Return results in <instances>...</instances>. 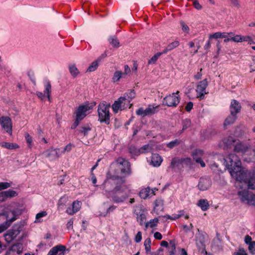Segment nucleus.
I'll use <instances>...</instances> for the list:
<instances>
[{"mask_svg": "<svg viewBox=\"0 0 255 255\" xmlns=\"http://www.w3.org/2000/svg\"><path fill=\"white\" fill-rule=\"evenodd\" d=\"M131 72L130 68L129 67V66L128 65H126L124 66V72L123 73L124 76V75H129V73Z\"/></svg>", "mask_w": 255, "mask_h": 255, "instance_id": "69168bd1", "label": "nucleus"}, {"mask_svg": "<svg viewBox=\"0 0 255 255\" xmlns=\"http://www.w3.org/2000/svg\"><path fill=\"white\" fill-rule=\"evenodd\" d=\"M245 171L248 172L247 177L244 180L236 181L235 183L236 187L243 188V185L244 184L245 185H247L249 189H255V178L251 177V171L247 169Z\"/></svg>", "mask_w": 255, "mask_h": 255, "instance_id": "1a4fd4ad", "label": "nucleus"}, {"mask_svg": "<svg viewBox=\"0 0 255 255\" xmlns=\"http://www.w3.org/2000/svg\"><path fill=\"white\" fill-rule=\"evenodd\" d=\"M203 155V152L200 149H195L192 152V157L194 160H195L196 163L200 164L202 167H204L206 166V164L202 159Z\"/></svg>", "mask_w": 255, "mask_h": 255, "instance_id": "dca6fc26", "label": "nucleus"}, {"mask_svg": "<svg viewBox=\"0 0 255 255\" xmlns=\"http://www.w3.org/2000/svg\"><path fill=\"white\" fill-rule=\"evenodd\" d=\"M131 105L129 103V101L126 99V95H124L115 101L112 105V109L115 113H117L119 110L122 111L127 108H130Z\"/></svg>", "mask_w": 255, "mask_h": 255, "instance_id": "6e6552de", "label": "nucleus"}, {"mask_svg": "<svg viewBox=\"0 0 255 255\" xmlns=\"http://www.w3.org/2000/svg\"><path fill=\"white\" fill-rule=\"evenodd\" d=\"M180 164L183 167L190 166L191 160L190 158H180Z\"/></svg>", "mask_w": 255, "mask_h": 255, "instance_id": "37998d69", "label": "nucleus"}, {"mask_svg": "<svg viewBox=\"0 0 255 255\" xmlns=\"http://www.w3.org/2000/svg\"><path fill=\"white\" fill-rule=\"evenodd\" d=\"M192 3L193 5H194V7L200 10L202 9V5L199 3V2L196 0H192Z\"/></svg>", "mask_w": 255, "mask_h": 255, "instance_id": "0e129e2a", "label": "nucleus"}, {"mask_svg": "<svg viewBox=\"0 0 255 255\" xmlns=\"http://www.w3.org/2000/svg\"><path fill=\"white\" fill-rule=\"evenodd\" d=\"M42 154L51 160L58 158L61 155L59 148L54 149L52 148L44 151Z\"/></svg>", "mask_w": 255, "mask_h": 255, "instance_id": "2eb2a0df", "label": "nucleus"}, {"mask_svg": "<svg viewBox=\"0 0 255 255\" xmlns=\"http://www.w3.org/2000/svg\"><path fill=\"white\" fill-rule=\"evenodd\" d=\"M72 149V144H67L63 149V150L60 151L61 154L65 153V152H69Z\"/></svg>", "mask_w": 255, "mask_h": 255, "instance_id": "052dcab7", "label": "nucleus"}, {"mask_svg": "<svg viewBox=\"0 0 255 255\" xmlns=\"http://www.w3.org/2000/svg\"><path fill=\"white\" fill-rule=\"evenodd\" d=\"M0 124L2 128L9 134H12L11 120L8 117L2 116L0 118Z\"/></svg>", "mask_w": 255, "mask_h": 255, "instance_id": "ddd939ff", "label": "nucleus"}, {"mask_svg": "<svg viewBox=\"0 0 255 255\" xmlns=\"http://www.w3.org/2000/svg\"><path fill=\"white\" fill-rule=\"evenodd\" d=\"M47 215V213L46 211H42L36 215V220L35 222H40V219L42 217H45Z\"/></svg>", "mask_w": 255, "mask_h": 255, "instance_id": "09e8293b", "label": "nucleus"}, {"mask_svg": "<svg viewBox=\"0 0 255 255\" xmlns=\"http://www.w3.org/2000/svg\"><path fill=\"white\" fill-rule=\"evenodd\" d=\"M181 25L182 26V30L186 33H188L189 31V27L187 25V24L184 21L180 22Z\"/></svg>", "mask_w": 255, "mask_h": 255, "instance_id": "13d9d810", "label": "nucleus"}, {"mask_svg": "<svg viewBox=\"0 0 255 255\" xmlns=\"http://www.w3.org/2000/svg\"><path fill=\"white\" fill-rule=\"evenodd\" d=\"M243 36L241 35H237L234 37L231 38V41L236 42H243Z\"/></svg>", "mask_w": 255, "mask_h": 255, "instance_id": "864d4df0", "label": "nucleus"}, {"mask_svg": "<svg viewBox=\"0 0 255 255\" xmlns=\"http://www.w3.org/2000/svg\"><path fill=\"white\" fill-rule=\"evenodd\" d=\"M96 105L95 103H89L88 102L85 103L84 104L80 105L76 111V121L75 124L77 126L80 121L82 120L90 111L93 109L94 107Z\"/></svg>", "mask_w": 255, "mask_h": 255, "instance_id": "39448f33", "label": "nucleus"}, {"mask_svg": "<svg viewBox=\"0 0 255 255\" xmlns=\"http://www.w3.org/2000/svg\"><path fill=\"white\" fill-rule=\"evenodd\" d=\"M5 191L6 193L8 198L16 197L17 195V192L14 190H8Z\"/></svg>", "mask_w": 255, "mask_h": 255, "instance_id": "3c124183", "label": "nucleus"}, {"mask_svg": "<svg viewBox=\"0 0 255 255\" xmlns=\"http://www.w3.org/2000/svg\"><path fill=\"white\" fill-rule=\"evenodd\" d=\"M7 196L5 191H3L0 193V201L3 202L7 199Z\"/></svg>", "mask_w": 255, "mask_h": 255, "instance_id": "e2e57ef3", "label": "nucleus"}, {"mask_svg": "<svg viewBox=\"0 0 255 255\" xmlns=\"http://www.w3.org/2000/svg\"><path fill=\"white\" fill-rule=\"evenodd\" d=\"M135 92L133 90H130L128 93L124 94L126 96V99L129 101V103L135 97Z\"/></svg>", "mask_w": 255, "mask_h": 255, "instance_id": "49530a36", "label": "nucleus"}, {"mask_svg": "<svg viewBox=\"0 0 255 255\" xmlns=\"http://www.w3.org/2000/svg\"><path fill=\"white\" fill-rule=\"evenodd\" d=\"M66 247L63 245H58L52 248L48 252V255H64Z\"/></svg>", "mask_w": 255, "mask_h": 255, "instance_id": "412c9836", "label": "nucleus"}, {"mask_svg": "<svg viewBox=\"0 0 255 255\" xmlns=\"http://www.w3.org/2000/svg\"><path fill=\"white\" fill-rule=\"evenodd\" d=\"M248 248L251 253L255 254V241L253 242Z\"/></svg>", "mask_w": 255, "mask_h": 255, "instance_id": "bf43d9fd", "label": "nucleus"}, {"mask_svg": "<svg viewBox=\"0 0 255 255\" xmlns=\"http://www.w3.org/2000/svg\"><path fill=\"white\" fill-rule=\"evenodd\" d=\"M238 194L242 202L255 206V194L250 193L248 190L240 191Z\"/></svg>", "mask_w": 255, "mask_h": 255, "instance_id": "9d476101", "label": "nucleus"}, {"mask_svg": "<svg viewBox=\"0 0 255 255\" xmlns=\"http://www.w3.org/2000/svg\"><path fill=\"white\" fill-rule=\"evenodd\" d=\"M69 71L71 76L75 78L80 74V72L76 66L74 64H71L68 66Z\"/></svg>", "mask_w": 255, "mask_h": 255, "instance_id": "c756f323", "label": "nucleus"}, {"mask_svg": "<svg viewBox=\"0 0 255 255\" xmlns=\"http://www.w3.org/2000/svg\"><path fill=\"white\" fill-rule=\"evenodd\" d=\"M162 54H163V52L156 53L148 60V64L149 65L155 64L158 58Z\"/></svg>", "mask_w": 255, "mask_h": 255, "instance_id": "c03bdc74", "label": "nucleus"}, {"mask_svg": "<svg viewBox=\"0 0 255 255\" xmlns=\"http://www.w3.org/2000/svg\"><path fill=\"white\" fill-rule=\"evenodd\" d=\"M151 240L150 238H147L144 242V246L145 247V250L147 254L150 253L151 255H158L157 253H151Z\"/></svg>", "mask_w": 255, "mask_h": 255, "instance_id": "2f4dec72", "label": "nucleus"}, {"mask_svg": "<svg viewBox=\"0 0 255 255\" xmlns=\"http://www.w3.org/2000/svg\"><path fill=\"white\" fill-rule=\"evenodd\" d=\"M250 147L249 144L238 142L235 145L234 151L237 152L244 153L248 150Z\"/></svg>", "mask_w": 255, "mask_h": 255, "instance_id": "b1692460", "label": "nucleus"}, {"mask_svg": "<svg viewBox=\"0 0 255 255\" xmlns=\"http://www.w3.org/2000/svg\"><path fill=\"white\" fill-rule=\"evenodd\" d=\"M234 255H248L244 250H239L238 252L234 253Z\"/></svg>", "mask_w": 255, "mask_h": 255, "instance_id": "774afa93", "label": "nucleus"}, {"mask_svg": "<svg viewBox=\"0 0 255 255\" xmlns=\"http://www.w3.org/2000/svg\"><path fill=\"white\" fill-rule=\"evenodd\" d=\"M179 44V42L178 41H174L170 44H169L166 48L163 51V53H166L168 51H170L174 48L177 47Z\"/></svg>", "mask_w": 255, "mask_h": 255, "instance_id": "c9c22d12", "label": "nucleus"}, {"mask_svg": "<svg viewBox=\"0 0 255 255\" xmlns=\"http://www.w3.org/2000/svg\"><path fill=\"white\" fill-rule=\"evenodd\" d=\"M11 183L0 182V190L7 189L11 186Z\"/></svg>", "mask_w": 255, "mask_h": 255, "instance_id": "5fc2aeb1", "label": "nucleus"}, {"mask_svg": "<svg viewBox=\"0 0 255 255\" xmlns=\"http://www.w3.org/2000/svg\"><path fill=\"white\" fill-rule=\"evenodd\" d=\"M150 195V189L148 187L142 189L139 192V196L142 199H146Z\"/></svg>", "mask_w": 255, "mask_h": 255, "instance_id": "e433bc0d", "label": "nucleus"}, {"mask_svg": "<svg viewBox=\"0 0 255 255\" xmlns=\"http://www.w3.org/2000/svg\"><path fill=\"white\" fill-rule=\"evenodd\" d=\"M110 104L105 101L101 102L98 105V113L99 121L101 123L109 124L110 118Z\"/></svg>", "mask_w": 255, "mask_h": 255, "instance_id": "423d86ee", "label": "nucleus"}, {"mask_svg": "<svg viewBox=\"0 0 255 255\" xmlns=\"http://www.w3.org/2000/svg\"><path fill=\"white\" fill-rule=\"evenodd\" d=\"M21 214V211L19 209L7 210L0 214V233L7 229Z\"/></svg>", "mask_w": 255, "mask_h": 255, "instance_id": "7ed1b4c3", "label": "nucleus"}, {"mask_svg": "<svg viewBox=\"0 0 255 255\" xmlns=\"http://www.w3.org/2000/svg\"><path fill=\"white\" fill-rule=\"evenodd\" d=\"M158 221L159 220L157 218L150 220L145 224V228L147 229L149 227L152 228L156 227L157 225Z\"/></svg>", "mask_w": 255, "mask_h": 255, "instance_id": "f704fd0d", "label": "nucleus"}, {"mask_svg": "<svg viewBox=\"0 0 255 255\" xmlns=\"http://www.w3.org/2000/svg\"><path fill=\"white\" fill-rule=\"evenodd\" d=\"M221 36V32H217L213 34H211L209 35V39H218L220 38Z\"/></svg>", "mask_w": 255, "mask_h": 255, "instance_id": "4d7b16f0", "label": "nucleus"}, {"mask_svg": "<svg viewBox=\"0 0 255 255\" xmlns=\"http://www.w3.org/2000/svg\"><path fill=\"white\" fill-rule=\"evenodd\" d=\"M179 165H181L180 162V158L175 157L172 159L170 167L171 168H174L175 167L178 166Z\"/></svg>", "mask_w": 255, "mask_h": 255, "instance_id": "a18cd8bd", "label": "nucleus"}, {"mask_svg": "<svg viewBox=\"0 0 255 255\" xmlns=\"http://www.w3.org/2000/svg\"><path fill=\"white\" fill-rule=\"evenodd\" d=\"M237 119V115L231 114L225 120L224 123V126L227 128V126L234 123Z\"/></svg>", "mask_w": 255, "mask_h": 255, "instance_id": "cd10ccee", "label": "nucleus"}, {"mask_svg": "<svg viewBox=\"0 0 255 255\" xmlns=\"http://www.w3.org/2000/svg\"><path fill=\"white\" fill-rule=\"evenodd\" d=\"M197 206L200 207L202 211H207L209 208V204L206 199H200L198 201Z\"/></svg>", "mask_w": 255, "mask_h": 255, "instance_id": "c85d7f7f", "label": "nucleus"}, {"mask_svg": "<svg viewBox=\"0 0 255 255\" xmlns=\"http://www.w3.org/2000/svg\"><path fill=\"white\" fill-rule=\"evenodd\" d=\"M134 213L136 215V219L137 222L140 225H143L146 220V214L145 212L140 208H138L134 211Z\"/></svg>", "mask_w": 255, "mask_h": 255, "instance_id": "4be33fe9", "label": "nucleus"}, {"mask_svg": "<svg viewBox=\"0 0 255 255\" xmlns=\"http://www.w3.org/2000/svg\"><path fill=\"white\" fill-rule=\"evenodd\" d=\"M207 85L208 83L206 79H204L198 83L196 89L197 98H199L200 99H203L204 98L205 94L207 93L206 92V89Z\"/></svg>", "mask_w": 255, "mask_h": 255, "instance_id": "4468645a", "label": "nucleus"}, {"mask_svg": "<svg viewBox=\"0 0 255 255\" xmlns=\"http://www.w3.org/2000/svg\"><path fill=\"white\" fill-rule=\"evenodd\" d=\"M10 250L12 252H15L18 254H20L23 251V245L21 243L15 244L11 247Z\"/></svg>", "mask_w": 255, "mask_h": 255, "instance_id": "473e14b6", "label": "nucleus"}, {"mask_svg": "<svg viewBox=\"0 0 255 255\" xmlns=\"http://www.w3.org/2000/svg\"><path fill=\"white\" fill-rule=\"evenodd\" d=\"M151 150L152 147L149 144H145L138 150L134 148V147H130L129 148L130 152L135 154L145 153L150 152Z\"/></svg>", "mask_w": 255, "mask_h": 255, "instance_id": "aec40b11", "label": "nucleus"}, {"mask_svg": "<svg viewBox=\"0 0 255 255\" xmlns=\"http://www.w3.org/2000/svg\"><path fill=\"white\" fill-rule=\"evenodd\" d=\"M163 200L161 199H157L154 201V210L155 211H162L163 209Z\"/></svg>", "mask_w": 255, "mask_h": 255, "instance_id": "4c0bfd02", "label": "nucleus"}, {"mask_svg": "<svg viewBox=\"0 0 255 255\" xmlns=\"http://www.w3.org/2000/svg\"><path fill=\"white\" fill-rule=\"evenodd\" d=\"M118 176L115 177V179H108L105 182V188L107 192L110 191L109 186L112 183L116 184L115 187L111 190V191L113 192L112 199L114 202L117 203L124 202L129 197L131 192L130 190L127 185L118 183Z\"/></svg>", "mask_w": 255, "mask_h": 255, "instance_id": "f03ea898", "label": "nucleus"}, {"mask_svg": "<svg viewBox=\"0 0 255 255\" xmlns=\"http://www.w3.org/2000/svg\"><path fill=\"white\" fill-rule=\"evenodd\" d=\"M159 106L155 105H149L148 107L145 109L146 114L147 116H150L156 113L158 111Z\"/></svg>", "mask_w": 255, "mask_h": 255, "instance_id": "bb28decb", "label": "nucleus"}, {"mask_svg": "<svg viewBox=\"0 0 255 255\" xmlns=\"http://www.w3.org/2000/svg\"><path fill=\"white\" fill-rule=\"evenodd\" d=\"M136 115L138 116H141L142 117H144L147 116L146 114L145 109L143 110L142 108H140L136 111Z\"/></svg>", "mask_w": 255, "mask_h": 255, "instance_id": "603ef678", "label": "nucleus"}, {"mask_svg": "<svg viewBox=\"0 0 255 255\" xmlns=\"http://www.w3.org/2000/svg\"><path fill=\"white\" fill-rule=\"evenodd\" d=\"M25 138L27 143H28V146L29 148H31L32 145V138L28 133L25 134Z\"/></svg>", "mask_w": 255, "mask_h": 255, "instance_id": "8fccbe9b", "label": "nucleus"}, {"mask_svg": "<svg viewBox=\"0 0 255 255\" xmlns=\"http://www.w3.org/2000/svg\"><path fill=\"white\" fill-rule=\"evenodd\" d=\"M109 41L113 47H119L120 46V42L115 36H111L109 39Z\"/></svg>", "mask_w": 255, "mask_h": 255, "instance_id": "a19ab883", "label": "nucleus"}, {"mask_svg": "<svg viewBox=\"0 0 255 255\" xmlns=\"http://www.w3.org/2000/svg\"><path fill=\"white\" fill-rule=\"evenodd\" d=\"M0 145L3 147L8 149H15L19 148V145L16 143L2 142L0 143Z\"/></svg>", "mask_w": 255, "mask_h": 255, "instance_id": "7c9ffc66", "label": "nucleus"}, {"mask_svg": "<svg viewBox=\"0 0 255 255\" xmlns=\"http://www.w3.org/2000/svg\"><path fill=\"white\" fill-rule=\"evenodd\" d=\"M81 205V202L77 200L74 201L72 203V207L67 208L66 212L70 215H73L80 210Z\"/></svg>", "mask_w": 255, "mask_h": 255, "instance_id": "a211bd4d", "label": "nucleus"}, {"mask_svg": "<svg viewBox=\"0 0 255 255\" xmlns=\"http://www.w3.org/2000/svg\"><path fill=\"white\" fill-rule=\"evenodd\" d=\"M211 184L212 182L209 178H201L198 186L200 190L205 191L211 186Z\"/></svg>", "mask_w": 255, "mask_h": 255, "instance_id": "f3484780", "label": "nucleus"}, {"mask_svg": "<svg viewBox=\"0 0 255 255\" xmlns=\"http://www.w3.org/2000/svg\"><path fill=\"white\" fill-rule=\"evenodd\" d=\"M241 109V105L240 103L236 100L231 101L230 106V113L231 114L237 115L239 113Z\"/></svg>", "mask_w": 255, "mask_h": 255, "instance_id": "5701e85b", "label": "nucleus"}, {"mask_svg": "<svg viewBox=\"0 0 255 255\" xmlns=\"http://www.w3.org/2000/svg\"><path fill=\"white\" fill-rule=\"evenodd\" d=\"M44 94L47 95L48 100L50 101V93L51 92V86L49 82H47L45 85Z\"/></svg>", "mask_w": 255, "mask_h": 255, "instance_id": "79ce46f5", "label": "nucleus"}, {"mask_svg": "<svg viewBox=\"0 0 255 255\" xmlns=\"http://www.w3.org/2000/svg\"><path fill=\"white\" fill-rule=\"evenodd\" d=\"M24 225L23 222H19L14 224L11 229L7 230L3 234L5 242L7 243H10L14 240L20 232L23 231Z\"/></svg>", "mask_w": 255, "mask_h": 255, "instance_id": "20e7f679", "label": "nucleus"}, {"mask_svg": "<svg viewBox=\"0 0 255 255\" xmlns=\"http://www.w3.org/2000/svg\"><path fill=\"white\" fill-rule=\"evenodd\" d=\"M123 76H124V75L121 71H116L112 77V81L114 82H118L120 80Z\"/></svg>", "mask_w": 255, "mask_h": 255, "instance_id": "ea45409f", "label": "nucleus"}, {"mask_svg": "<svg viewBox=\"0 0 255 255\" xmlns=\"http://www.w3.org/2000/svg\"><path fill=\"white\" fill-rule=\"evenodd\" d=\"M224 164L236 181L244 180L248 172L241 166V161L235 153H231L225 159Z\"/></svg>", "mask_w": 255, "mask_h": 255, "instance_id": "f257e3e1", "label": "nucleus"}, {"mask_svg": "<svg viewBox=\"0 0 255 255\" xmlns=\"http://www.w3.org/2000/svg\"><path fill=\"white\" fill-rule=\"evenodd\" d=\"M180 143V140L176 139L174 140L171 141L167 144V146L169 148H173L174 147L179 145Z\"/></svg>", "mask_w": 255, "mask_h": 255, "instance_id": "de8ad7c7", "label": "nucleus"}, {"mask_svg": "<svg viewBox=\"0 0 255 255\" xmlns=\"http://www.w3.org/2000/svg\"><path fill=\"white\" fill-rule=\"evenodd\" d=\"M141 239H142V233L140 231L138 232L135 237L134 241L136 243H139L141 241Z\"/></svg>", "mask_w": 255, "mask_h": 255, "instance_id": "680f3d73", "label": "nucleus"}, {"mask_svg": "<svg viewBox=\"0 0 255 255\" xmlns=\"http://www.w3.org/2000/svg\"><path fill=\"white\" fill-rule=\"evenodd\" d=\"M116 163L118 168L121 170V175L123 177H125L130 174V165L128 160L120 157L116 160Z\"/></svg>", "mask_w": 255, "mask_h": 255, "instance_id": "0eeeda50", "label": "nucleus"}, {"mask_svg": "<svg viewBox=\"0 0 255 255\" xmlns=\"http://www.w3.org/2000/svg\"><path fill=\"white\" fill-rule=\"evenodd\" d=\"M182 216H184L185 219H188L189 218V216L188 215H186L184 216L183 211H179L178 212V213L172 214L171 216L167 215L165 216V217L167 219L175 220Z\"/></svg>", "mask_w": 255, "mask_h": 255, "instance_id": "a878e982", "label": "nucleus"}, {"mask_svg": "<svg viewBox=\"0 0 255 255\" xmlns=\"http://www.w3.org/2000/svg\"><path fill=\"white\" fill-rule=\"evenodd\" d=\"M66 202V199L64 197H61L59 199L58 203V207L64 206Z\"/></svg>", "mask_w": 255, "mask_h": 255, "instance_id": "338daca9", "label": "nucleus"}, {"mask_svg": "<svg viewBox=\"0 0 255 255\" xmlns=\"http://www.w3.org/2000/svg\"><path fill=\"white\" fill-rule=\"evenodd\" d=\"M243 42L246 41L249 44H252L254 43V41L252 38V37L250 36H243Z\"/></svg>", "mask_w": 255, "mask_h": 255, "instance_id": "6e6d98bb", "label": "nucleus"}, {"mask_svg": "<svg viewBox=\"0 0 255 255\" xmlns=\"http://www.w3.org/2000/svg\"><path fill=\"white\" fill-rule=\"evenodd\" d=\"M236 142V139L231 136L224 138L222 141L220 142L219 145L223 149L230 148L231 145Z\"/></svg>", "mask_w": 255, "mask_h": 255, "instance_id": "6ab92c4d", "label": "nucleus"}, {"mask_svg": "<svg viewBox=\"0 0 255 255\" xmlns=\"http://www.w3.org/2000/svg\"><path fill=\"white\" fill-rule=\"evenodd\" d=\"M179 91H177L176 93H172L165 97L163 99V105L168 107L176 106L180 102V97L177 95Z\"/></svg>", "mask_w": 255, "mask_h": 255, "instance_id": "f8f14e48", "label": "nucleus"}, {"mask_svg": "<svg viewBox=\"0 0 255 255\" xmlns=\"http://www.w3.org/2000/svg\"><path fill=\"white\" fill-rule=\"evenodd\" d=\"M162 162L161 157L158 154H152L151 157L150 164L154 167H158Z\"/></svg>", "mask_w": 255, "mask_h": 255, "instance_id": "393cba45", "label": "nucleus"}, {"mask_svg": "<svg viewBox=\"0 0 255 255\" xmlns=\"http://www.w3.org/2000/svg\"><path fill=\"white\" fill-rule=\"evenodd\" d=\"M100 62H101L100 58H98L96 60L93 61L91 64V65L89 66L88 68L87 69V71L91 72H93V71H95L97 69V68L99 66V64Z\"/></svg>", "mask_w": 255, "mask_h": 255, "instance_id": "72a5a7b5", "label": "nucleus"}, {"mask_svg": "<svg viewBox=\"0 0 255 255\" xmlns=\"http://www.w3.org/2000/svg\"><path fill=\"white\" fill-rule=\"evenodd\" d=\"M245 133V128L238 127L234 132V135L237 137L242 138L244 135Z\"/></svg>", "mask_w": 255, "mask_h": 255, "instance_id": "58836bf2", "label": "nucleus"}, {"mask_svg": "<svg viewBox=\"0 0 255 255\" xmlns=\"http://www.w3.org/2000/svg\"><path fill=\"white\" fill-rule=\"evenodd\" d=\"M196 246L198 248L200 255H213L208 253L205 249V237L200 233L196 234L195 239Z\"/></svg>", "mask_w": 255, "mask_h": 255, "instance_id": "9b49d317", "label": "nucleus"}]
</instances>
